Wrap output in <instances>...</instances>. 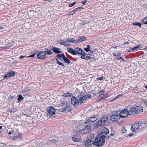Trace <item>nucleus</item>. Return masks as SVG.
<instances>
[{"instance_id": "1", "label": "nucleus", "mask_w": 147, "mask_h": 147, "mask_svg": "<svg viewBox=\"0 0 147 147\" xmlns=\"http://www.w3.org/2000/svg\"><path fill=\"white\" fill-rule=\"evenodd\" d=\"M106 137L104 136H98L96 137L95 140V145L98 146H101L105 143Z\"/></svg>"}, {"instance_id": "2", "label": "nucleus", "mask_w": 147, "mask_h": 147, "mask_svg": "<svg viewBox=\"0 0 147 147\" xmlns=\"http://www.w3.org/2000/svg\"><path fill=\"white\" fill-rule=\"evenodd\" d=\"M78 97L79 98V103L82 104L86 101V100L91 98L92 97V96L90 94H88L83 96L82 94L80 93L78 95Z\"/></svg>"}, {"instance_id": "3", "label": "nucleus", "mask_w": 147, "mask_h": 147, "mask_svg": "<svg viewBox=\"0 0 147 147\" xmlns=\"http://www.w3.org/2000/svg\"><path fill=\"white\" fill-rule=\"evenodd\" d=\"M12 134V136L11 138L13 140H18L21 138L22 135L20 133H18V130H17L15 132L13 131H10L8 133V134L10 135Z\"/></svg>"}, {"instance_id": "4", "label": "nucleus", "mask_w": 147, "mask_h": 147, "mask_svg": "<svg viewBox=\"0 0 147 147\" xmlns=\"http://www.w3.org/2000/svg\"><path fill=\"white\" fill-rule=\"evenodd\" d=\"M62 105H63L62 107L61 108L59 109V111L62 112L66 113L67 111H70L71 109V107L70 106L67 105L65 103V101H63L62 103Z\"/></svg>"}, {"instance_id": "5", "label": "nucleus", "mask_w": 147, "mask_h": 147, "mask_svg": "<svg viewBox=\"0 0 147 147\" xmlns=\"http://www.w3.org/2000/svg\"><path fill=\"white\" fill-rule=\"evenodd\" d=\"M55 108L52 107H48L47 115V116L54 118L55 116Z\"/></svg>"}, {"instance_id": "6", "label": "nucleus", "mask_w": 147, "mask_h": 147, "mask_svg": "<svg viewBox=\"0 0 147 147\" xmlns=\"http://www.w3.org/2000/svg\"><path fill=\"white\" fill-rule=\"evenodd\" d=\"M113 114L110 117V119L113 121H118L120 118V115L117 111H114L112 113Z\"/></svg>"}, {"instance_id": "7", "label": "nucleus", "mask_w": 147, "mask_h": 147, "mask_svg": "<svg viewBox=\"0 0 147 147\" xmlns=\"http://www.w3.org/2000/svg\"><path fill=\"white\" fill-rule=\"evenodd\" d=\"M143 123L141 122H136L134 124H133L131 125V129L133 131L135 132L136 130L141 128L142 127V125Z\"/></svg>"}, {"instance_id": "8", "label": "nucleus", "mask_w": 147, "mask_h": 147, "mask_svg": "<svg viewBox=\"0 0 147 147\" xmlns=\"http://www.w3.org/2000/svg\"><path fill=\"white\" fill-rule=\"evenodd\" d=\"M108 119V117L106 115H105L101 117L99 120L98 121V124L99 126H102L105 124V121H107Z\"/></svg>"}, {"instance_id": "9", "label": "nucleus", "mask_w": 147, "mask_h": 147, "mask_svg": "<svg viewBox=\"0 0 147 147\" xmlns=\"http://www.w3.org/2000/svg\"><path fill=\"white\" fill-rule=\"evenodd\" d=\"M119 114L120 117L126 118L129 115V112L127 109H125L123 110Z\"/></svg>"}, {"instance_id": "10", "label": "nucleus", "mask_w": 147, "mask_h": 147, "mask_svg": "<svg viewBox=\"0 0 147 147\" xmlns=\"http://www.w3.org/2000/svg\"><path fill=\"white\" fill-rule=\"evenodd\" d=\"M46 53L45 51H41L37 54V58L42 59H44L46 56Z\"/></svg>"}, {"instance_id": "11", "label": "nucleus", "mask_w": 147, "mask_h": 147, "mask_svg": "<svg viewBox=\"0 0 147 147\" xmlns=\"http://www.w3.org/2000/svg\"><path fill=\"white\" fill-rule=\"evenodd\" d=\"M128 111L129 115H134L136 114H138V110L134 107H131Z\"/></svg>"}, {"instance_id": "12", "label": "nucleus", "mask_w": 147, "mask_h": 147, "mask_svg": "<svg viewBox=\"0 0 147 147\" xmlns=\"http://www.w3.org/2000/svg\"><path fill=\"white\" fill-rule=\"evenodd\" d=\"M71 103L74 107L76 105H77L79 103V101L76 97L75 96H72L71 99Z\"/></svg>"}, {"instance_id": "13", "label": "nucleus", "mask_w": 147, "mask_h": 147, "mask_svg": "<svg viewBox=\"0 0 147 147\" xmlns=\"http://www.w3.org/2000/svg\"><path fill=\"white\" fill-rule=\"evenodd\" d=\"M98 119L97 116H94L92 117L88 118L85 122V123H88L93 122L96 121Z\"/></svg>"}, {"instance_id": "14", "label": "nucleus", "mask_w": 147, "mask_h": 147, "mask_svg": "<svg viewBox=\"0 0 147 147\" xmlns=\"http://www.w3.org/2000/svg\"><path fill=\"white\" fill-rule=\"evenodd\" d=\"M15 74L14 71H11L5 75L4 76V78L5 79H8L10 77L14 76Z\"/></svg>"}, {"instance_id": "15", "label": "nucleus", "mask_w": 147, "mask_h": 147, "mask_svg": "<svg viewBox=\"0 0 147 147\" xmlns=\"http://www.w3.org/2000/svg\"><path fill=\"white\" fill-rule=\"evenodd\" d=\"M85 146L87 147H92L95 145L94 142H92L87 140L85 144Z\"/></svg>"}, {"instance_id": "16", "label": "nucleus", "mask_w": 147, "mask_h": 147, "mask_svg": "<svg viewBox=\"0 0 147 147\" xmlns=\"http://www.w3.org/2000/svg\"><path fill=\"white\" fill-rule=\"evenodd\" d=\"M74 49L76 50L77 53L81 55L84 54L85 53V52L82 49L79 47L75 48Z\"/></svg>"}, {"instance_id": "17", "label": "nucleus", "mask_w": 147, "mask_h": 147, "mask_svg": "<svg viewBox=\"0 0 147 147\" xmlns=\"http://www.w3.org/2000/svg\"><path fill=\"white\" fill-rule=\"evenodd\" d=\"M72 140L73 141L75 142H80L82 138L80 136H75L72 137Z\"/></svg>"}, {"instance_id": "18", "label": "nucleus", "mask_w": 147, "mask_h": 147, "mask_svg": "<svg viewBox=\"0 0 147 147\" xmlns=\"http://www.w3.org/2000/svg\"><path fill=\"white\" fill-rule=\"evenodd\" d=\"M51 50L54 53H61V51H60V49L55 47H52Z\"/></svg>"}, {"instance_id": "19", "label": "nucleus", "mask_w": 147, "mask_h": 147, "mask_svg": "<svg viewBox=\"0 0 147 147\" xmlns=\"http://www.w3.org/2000/svg\"><path fill=\"white\" fill-rule=\"evenodd\" d=\"M95 136L94 134H90L89 135L88 137V140L92 142H94V140L95 139Z\"/></svg>"}, {"instance_id": "20", "label": "nucleus", "mask_w": 147, "mask_h": 147, "mask_svg": "<svg viewBox=\"0 0 147 147\" xmlns=\"http://www.w3.org/2000/svg\"><path fill=\"white\" fill-rule=\"evenodd\" d=\"M13 45V42H11L9 43L7 45H6V46H4L3 47H0V49H9Z\"/></svg>"}, {"instance_id": "21", "label": "nucleus", "mask_w": 147, "mask_h": 147, "mask_svg": "<svg viewBox=\"0 0 147 147\" xmlns=\"http://www.w3.org/2000/svg\"><path fill=\"white\" fill-rule=\"evenodd\" d=\"M140 46V45L136 46V47L133 48H130L129 50L128 51L129 52H131L132 51H137L138 49L139 48Z\"/></svg>"}, {"instance_id": "22", "label": "nucleus", "mask_w": 147, "mask_h": 147, "mask_svg": "<svg viewBox=\"0 0 147 147\" xmlns=\"http://www.w3.org/2000/svg\"><path fill=\"white\" fill-rule=\"evenodd\" d=\"M67 50L69 53L73 55H76L77 54L76 50L75 49L73 50L72 48H68Z\"/></svg>"}, {"instance_id": "23", "label": "nucleus", "mask_w": 147, "mask_h": 147, "mask_svg": "<svg viewBox=\"0 0 147 147\" xmlns=\"http://www.w3.org/2000/svg\"><path fill=\"white\" fill-rule=\"evenodd\" d=\"M82 55L81 57V59H90L91 58L90 56L88 54H84Z\"/></svg>"}, {"instance_id": "24", "label": "nucleus", "mask_w": 147, "mask_h": 147, "mask_svg": "<svg viewBox=\"0 0 147 147\" xmlns=\"http://www.w3.org/2000/svg\"><path fill=\"white\" fill-rule=\"evenodd\" d=\"M91 127L90 125H87L82 130L86 131L85 132L86 133H88L91 130Z\"/></svg>"}, {"instance_id": "25", "label": "nucleus", "mask_w": 147, "mask_h": 147, "mask_svg": "<svg viewBox=\"0 0 147 147\" xmlns=\"http://www.w3.org/2000/svg\"><path fill=\"white\" fill-rule=\"evenodd\" d=\"M35 55H36V53H34V54H33L32 55H30L28 56H26V57L24 56H23L22 55H21L20 56L19 58L20 59H23L24 58H25L26 57H27V58L33 57L35 56Z\"/></svg>"}, {"instance_id": "26", "label": "nucleus", "mask_w": 147, "mask_h": 147, "mask_svg": "<svg viewBox=\"0 0 147 147\" xmlns=\"http://www.w3.org/2000/svg\"><path fill=\"white\" fill-rule=\"evenodd\" d=\"M63 59L64 61L66 63H69L70 62V60L68 59L65 56L64 54L63 53Z\"/></svg>"}, {"instance_id": "27", "label": "nucleus", "mask_w": 147, "mask_h": 147, "mask_svg": "<svg viewBox=\"0 0 147 147\" xmlns=\"http://www.w3.org/2000/svg\"><path fill=\"white\" fill-rule=\"evenodd\" d=\"M59 43L61 45L66 46H68L69 45V44L65 40L63 41V42H59Z\"/></svg>"}, {"instance_id": "28", "label": "nucleus", "mask_w": 147, "mask_h": 147, "mask_svg": "<svg viewBox=\"0 0 147 147\" xmlns=\"http://www.w3.org/2000/svg\"><path fill=\"white\" fill-rule=\"evenodd\" d=\"M72 95L73 94H72L69 93H65L63 94V96L65 97H67L69 96L71 97Z\"/></svg>"}, {"instance_id": "29", "label": "nucleus", "mask_w": 147, "mask_h": 147, "mask_svg": "<svg viewBox=\"0 0 147 147\" xmlns=\"http://www.w3.org/2000/svg\"><path fill=\"white\" fill-rule=\"evenodd\" d=\"M56 57L58 59L60 60H61L62 58L63 59V54H59L57 55L56 56Z\"/></svg>"}, {"instance_id": "30", "label": "nucleus", "mask_w": 147, "mask_h": 147, "mask_svg": "<svg viewBox=\"0 0 147 147\" xmlns=\"http://www.w3.org/2000/svg\"><path fill=\"white\" fill-rule=\"evenodd\" d=\"M78 9H75L73 11H71L68 14V16H70L71 15H74V13L76 12V10Z\"/></svg>"}, {"instance_id": "31", "label": "nucleus", "mask_w": 147, "mask_h": 147, "mask_svg": "<svg viewBox=\"0 0 147 147\" xmlns=\"http://www.w3.org/2000/svg\"><path fill=\"white\" fill-rule=\"evenodd\" d=\"M24 100V97L21 95H20L19 96V97L18 99V102Z\"/></svg>"}, {"instance_id": "32", "label": "nucleus", "mask_w": 147, "mask_h": 147, "mask_svg": "<svg viewBox=\"0 0 147 147\" xmlns=\"http://www.w3.org/2000/svg\"><path fill=\"white\" fill-rule=\"evenodd\" d=\"M90 46L89 45H87V47L86 48H84V50L86 52H88L90 51Z\"/></svg>"}, {"instance_id": "33", "label": "nucleus", "mask_w": 147, "mask_h": 147, "mask_svg": "<svg viewBox=\"0 0 147 147\" xmlns=\"http://www.w3.org/2000/svg\"><path fill=\"white\" fill-rule=\"evenodd\" d=\"M137 110H138V111H142L143 109L142 107L140 106H138L137 108V109H136Z\"/></svg>"}, {"instance_id": "34", "label": "nucleus", "mask_w": 147, "mask_h": 147, "mask_svg": "<svg viewBox=\"0 0 147 147\" xmlns=\"http://www.w3.org/2000/svg\"><path fill=\"white\" fill-rule=\"evenodd\" d=\"M56 61H57V63L59 65H61L62 66H63L64 65L61 62H60L57 59V58L55 59Z\"/></svg>"}, {"instance_id": "35", "label": "nucleus", "mask_w": 147, "mask_h": 147, "mask_svg": "<svg viewBox=\"0 0 147 147\" xmlns=\"http://www.w3.org/2000/svg\"><path fill=\"white\" fill-rule=\"evenodd\" d=\"M108 96L109 95L107 94H105L104 95L103 94L100 97H101V98L104 99L108 97Z\"/></svg>"}, {"instance_id": "36", "label": "nucleus", "mask_w": 147, "mask_h": 147, "mask_svg": "<svg viewBox=\"0 0 147 147\" xmlns=\"http://www.w3.org/2000/svg\"><path fill=\"white\" fill-rule=\"evenodd\" d=\"M105 91L104 90H102L99 92L100 94L99 95V97H100L101 96L104 94Z\"/></svg>"}, {"instance_id": "37", "label": "nucleus", "mask_w": 147, "mask_h": 147, "mask_svg": "<svg viewBox=\"0 0 147 147\" xmlns=\"http://www.w3.org/2000/svg\"><path fill=\"white\" fill-rule=\"evenodd\" d=\"M133 25H136L139 26L140 27H141V24H140L139 22H137L135 23H133Z\"/></svg>"}, {"instance_id": "38", "label": "nucleus", "mask_w": 147, "mask_h": 147, "mask_svg": "<svg viewBox=\"0 0 147 147\" xmlns=\"http://www.w3.org/2000/svg\"><path fill=\"white\" fill-rule=\"evenodd\" d=\"M86 39V38L84 37H82L79 38V41L80 42H82L84 40H85Z\"/></svg>"}, {"instance_id": "39", "label": "nucleus", "mask_w": 147, "mask_h": 147, "mask_svg": "<svg viewBox=\"0 0 147 147\" xmlns=\"http://www.w3.org/2000/svg\"><path fill=\"white\" fill-rule=\"evenodd\" d=\"M15 97L13 96H10L9 97L8 100H9L10 101L11 100H14L15 99Z\"/></svg>"}, {"instance_id": "40", "label": "nucleus", "mask_w": 147, "mask_h": 147, "mask_svg": "<svg viewBox=\"0 0 147 147\" xmlns=\"http://www.w3.org/2000/svg\"><path fill=\"white\" fill-rule=\"evenodd\" d=\"M143 21L144 24H147V17L145 18L143 20Z\"/></svg>"}, {"instance_id": "41", "label": "nucleus", "mask_w": 147, "mask_h": 147, "mask_svg": "<svg viewBox=\"0 0 147 147\" xmlns=\"http://www.w3.org/2000/svg\"><path fill=\"white\" fill-rule=\"evenodd\" d=\"M76 1H75L73 3H69V6L70 7H71L73 6L74 5H75L76 4Z\"/></svg>"}, {"instance_id": "42", "label": "nucleus", "mask_w": 147, "mask_h": 147, "mask_svg": "<svg viewBox=\"0 0 147 147\" xmlns=\"http://www.w3.org/2000/svg\"><path fill=\"white\" fill-rule=\"evenodd\" d=\"M47 55H50L52 54V52L51 51L48 50H47Z\"/></svg>"}, {"instance_id": "43", "label": "nucleus", "mask_w": 147, "mask_h": 147, "mask_svg": "<svg viewBox=\"0 0 147 147\" xmlns=\"http://www.w3.org/2000/svg\"><path fill=\"white\" fill-rule=\"evenodd\" d=\"M70 41L71 42L74 43H76L77 42L76 40H73L72 39H71L70 40Z\"/></svg>"}, {"instance_id": "44", "label": "nucleus", "mask_w": 147, "mask_h": 147, "mask_svg": "<svg viewBox=\"0 0 147 147\" xmlns=\"http://www.w3.org/2000/svg\"><path fill=\"white\" fill-rule=\"evenodd\" d=\"M123 96V94H120L118 95H117L116 97L114 99H116L117 98H118V97H121V96Z\"/></svg>"}, {"instance_id": "45", "label": "nucleus", "mask_w": 147, "mask_h": 147, "mask_svg": "<svg viewBox=\"0 0 147 147\" xmlns=\"http://www.w3.org/2000/svg\"><path fill=\"white\" fill-rule=\"evenodd\" d=\"M0 147H6V146L5 144L1 143L0 144Z\"/></svg>"}, {"instance_id": "46", "label": "nucleus", "mask_w": 147, "mask_h": 147, "mask_svg": "<svg viewBox=\"0 0 147 147\" xmlns=\"http://www.w3.org/2000/svg\"><path fill=\"white\" fill-rule=\"evenodd\" d=\"M103 76L100 77L99 78H97V79L98 80H102L103 79Z\"/></svg>"}, {"instance_id": "47", "label": "nucleus", "mask_w": 147, "mask_h": 147, "mask_svg": "<svg viewBox=\"0 0 147 147\" xmlns=\"http://www.w3.org/2000/svg\"><path fill=\"white\" fill-rule=\"evenodd\" d=\"M143 103H144L146 107H147V100H144L143 101Z\"/></svg>"}, {"instance_id": "48", "label": "nucleus", "mask_w": 147, "mask_h": 147, "mask_svg": "<svg viewBox=\"0 0 147 147\" xmlns=\"http://www.w3.org/2000/svg\"><path fill=\"white\" fill-rule=\"evenodd\" d=\"M87 0H85L84 1H83L81 2V3L83 4V5H84L87 2Z\"/></svg>"}, {"instance_id": "49", "label": "nucleus", "mask_w": 147, "mask_h": 147, "mask_svg": "<svg viewBox=\"0 0 147 147\" xmlns=\"http://www.w3.org/2000/svg\"><path fill=\"white\" fill-rule=\"evenodd\" d=\"M98 126L97 124H94V128L96 129L98 128Z\"/></svg>"}, {"instance_id": "50", "label": "nucleus", "mask_w": 147, "mask_h": 147, "mask_svg": "<svg viewBox=\"0 0 147 147\" xmlns=\"http://www.w3.org/2000/svg\"><path fill=\"white\" fill-rule=\"evenodd\" d=\"M66 41L67 43L68 42H70V40L69 38H68L66 39Z\"/></svg>"}, {"instance_id": "51", "label": "nucleus", "mask_w": 147, "mask_h": 147, "mask_svg": "<svg viewBox=\"0 0 147 147\" xmlns=\"http://www.w3.org/2000/svg\"><path fill=\"white\" fill-rule=\"evenodd\" d=\"M121 59L123 61H125V60L123 59H122V57H120L119 58H116V59Z\"/></svg>"}, {"instance_id": "52", "label": "nucleus", "mask_w": 147, "mask_h": 147, "mask_svg": "<svg viewBox=\"0 0 147 147\" xmlns=\"http://www.w3.org/2000/svg\"><path fill=\"white\" fill-rule=\"evenodd\" d=\"M123 129H125V130L123 131V132L124 133H126L127 130L125 129V128L124 127H123L122 128L123 130Z\"/></svg>"}, {"instance_id": "53", "label": "nucleus", "mask_w": 147, "mask_h": 147, "mask_svg": "<svg viewBox=\"0 0 147 147\" xmlns=\"http://www.w3.org/2000/svg\"><path fill=\"white\" fill-rule=\"evenodd\" d=\"M82 8V6L80 7H78V8H76V9H78L76 10V11H80V9L81 8Z\"/></svg>"}, {"instance_id": "54", "label": "nucleus", "mask_w": 147, "mask_h": 147, "mask_svg": "<svg viewBox=\"0 0 147 147\" xmlns=\"http://www.w3.org/2000/svg\"><path fill=\"white\" fill-rule=\"evenodd\" d=\"M5 28H3V27L1 26L0 27V30H1V31H2V30L4 29Z\"/></svg>"}, {"instance_id": "55", "label": "nucleus", "mask_w": 147, "mask_h": 147, "mask_svg": "<svg viewBox=\"0 0 147 147\" xmlns=\"http://www.w3.org/2000/svg\"><path fill=\"white\" fill-rule=\"evenodd\" d=\"M109 131L108 130V129H107V131H106L105 134H107L109 133Z\"/></svg>"}, {"instance_id": "56", "label": "nucleus", "mask_w": 147, "mask_h": 147, "mask_svg": "<svg viewBox=\"0 0 147 147\" xmlns=\"http://www.w3.org/2000/svg\"><path fill=\"white\" fill-rule=\"evenodd\" d=\"M86 24V23H82L81 25H84L85 24Z\"/></svg>"}, {"instance_id": "57", "label": "nucleus", "mask_w": 147, "mask_h": 147, "mask_svg": "<svg viewBox=\"0 0 147 147\" xmlns=\"http://www.w3.org/2000/svg\"><path fill=\"white\" fill-rule=\"evenodd\" d=\"M144 50H145V51H147V47H145V48L144 49Z\"/></svg>"}, {"instance_id": "58", "label": "nucleus", "mask_w": 147, "mask_h": 147, "mask_svg": "<svg viewBox=\"0 0 147 147\" xmlns=\"http://www.w3.org/2000/svg\"><path fill=\"white\" fill-rule=\"evenodd\" d=\"M106 137V138H109V136H107Z\"/></svg>"}, {"instance_id": "59", "label": "nucleus", "mask_w": 147, "mask_h": 147, "mask_svg": "<svg viewBox=\"0 0 147 147\" xmlns=\"http://www.w3.org/2000/svg\"><path fill=\"white\" fill-rule=\"evenodd\" d=\"M113 55L114 56H117V55H115V54H114V53L113 54Z\"/></svg>"}, {"instance_id": "60", "label": "nucleus", "mask_w": 147, "mask_h": 147, "mask_svg": "<svg viewBox=\"0 0 147 147\" xmlns=\"http://www.w3.org/2000/svg\"><path fill=\"white\" fill-rule=\"evenodd\" d=\"M2 126H0V129H2Z\"/></svg>"}, {"instance_id": "61", "label": "nucleus", "mask_w": 147, "mask_h": 147, "mask_svg": "<svg viewBox=\"0 0 147 147\" xmlns=\"http://www.w3.org/2000/svg\"><path fill=\"white\" fill-rule=\"evenodd\" d=\"M42 145H43V144H42V145H41V146H39V147H41L42 146Z\"/></svg>"}, {"instance_id": "62", "label": "nucleus", "mask_w": 147, "mask_h": 147, "mask_svg": "<svg viewBox=\"0 0 147 147\" xmlns=\"http://www.w3.org/2000/svg\"><path fill=\"white\" fill-rule=\"evenodd\" d=\"M132 135L131 134H129L130 136H132Z\"/></svg>"}, {"instance_id": "63", "label": "nucleus", "mask_w": 147, "mask_h": 147, "mask_svg": "<svg viewBox=\"0 0 147 147\" xmlns=\"http://www.w3.org/2000/svg\"><path fill=\"white\" fill-rule=\"evenodd\" d=\"M38 114H40V113H39V112H38Z\"/></svg>"}]
</instances>
